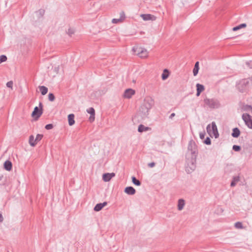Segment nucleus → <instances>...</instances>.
<instances>
[{
    "mask_svg": "<svg viewBox=\"0 0 252 252\" xmlns=\"http://www.w3.org/2000/svg\"><path fill=\"white\" fill-rule=\"evenodd\" d=\"M197 155V146L195 142L193 140H191L189 141L188 152L186 156V165L185 170L187 173H191L195 169Z\"/></svg>",
    "mask_w": 252,
    "mask_h": 252,
    "instance_id": "obj_1",
    "label": "nucleus"
},
{
    "mask_svg": "<svg viewBox=\"0 0 252 252\" xmlns=\"http://www.w3.org/2000/svg\"><path fill=\"white\" fill-rule=\"evenodd\" d=\"M206 130L208 133L211 136H212V135H213L216 138L219 137V134L215 122H213L211 123V124H209L206 127Z\"/></svg>",
    "mask_w": 252,
    "mask_h": 252,
    "instance_id": "obj_2",
    "label": "nucleus"
},
{
    "mask_svg": "<svg viewBox=\"0 0 252 252\" xmlns=\"http://www.w3.org/2000/svg\"><path fill=\"white\" fill-rule=\"evenodd\" d=\"M133 53L141 58H145L148 56V52L145 49L138 46H134L132 49Z\"/></svg>",
    "mask_w": 252,
    "mask_h": 252,
    "instance_id": "obj_3",
    "label": "nucleus"
},
{
    "mask_svg": "<svg viewBox=\"0 0 252 252\" xmlns=\"http://www.w3.org/2000/svg\"><path fill=\"white\" fill-rule=\"evenodd\" d=\"M249 81L247 79L240 80L236 85L237 89L241 93L245 92L249 85Z\"/></svg>",
    "mask_w": 252,
    "mask_h": 252,
    "instance_id": "obj_4",
    "label": "nucleus"
},
{
    "mask_svg": "<svg viewBox=\"0 0 252 252\" xmlns=\"http://www.w3.org/2000/svg\"><path fill=\"white\" fill-rule=\"evenodd\" d=\"M150 110L144 107L142 105L139 108L137 115L139 116L142 119L148 117L149 114Z\"/></svg>",
    "mask_w": 252,
    "mask_h": 252,
    "instance_id": "obj_5",
    "label": "nucleus"
},
{
    "mask_svg": "<svg viewBox=\"0 0 252 252\" xmlns=\"http://www.w3.org/2000/svg\"><path fill=\"white\" fill-rule=\"evenodd\" d=\"M204 102L211 108H217L220 106L218 101L214 99L206 98L204 99Z\"/></svg>",
    "mask_w": 252,
    "mask_h": 252,
    "instance_id": "obj_6",
    "label": "nucleus"
},
{
    "mask_svg": "<svg viewBox=\"0 0 252 252\" xmlns=\"http://www.w3.org/2000/svg\"><path fill=\"white\" fill-rule=\"evenodd\" d=\"M154 105V100L151 97H147L145 98L142 105L150 110Z\"/></svg>",
    "mask_w": 252,
    "mask_h": 252,
    "instance_id": "obj_7",
    "label": "nucleus"
},
{
    "mask_svg": "<svg viewBox=\"0 0 252 252\" xmlns=\"http://www.w3.org/2000/svg\"><path fill=\"white\" fill-rule=\"evenodd\" d=\"M242 119L249 128L252 129V117L247 114H243Z\"/></svg>",
    "mask_w": 252,
    "mask_h": 252,
    "instance_id": "obj_8",
    "label": "nucleus"
},
{
    "mask_svg": "<svg viewBox=\"0 0 252 252\" xmlns=\"http://www.w3.org/2000/svg\"><path fill=\"white\" fill-rule=\"evenodd\" d=\"M39 107L40 109H39L38 107L36 106L34 107L33 112H32V116L36 117L37 118H38L42 114V104L41 102H40L39 104Z\"/></svg>",
    "mask_w": 252,
    "mask_h": 252,
    "instance_id": "obj_9",
    "label": "nucleus"
},
{
    "mask_svg": "<svg viewBox=\"0 0 252 252\" xmlns=\"http://www.w3.org/2000/svg\"><path fill=\"white\" fill-rule=\"evenodd\" d=\"M144 21H155L156 17L150 14H143L140 15Z\"/></svg>",
    "mask_w": 252,
    "mask_h": 252,
    "instance_id": "obj_10",
    "label": "nucleus"
},
{
    "mask_svg": "<svg viewBox=\"0 0 252 252\" xmlns=\"http://www.w3.org/2000/svg\"><path fill=\"white\" fill-rule=\"evenodd\" d=\"M135 94V91L131 89H126L123 94L125 98H130Z\"/></svg>",
    "mask_w": 252,
    "mask_h": 252,
    "instance_id": "obj_11",
    "label": "nucleus"
},
{
    "mask_svg": "<svg viewBox=\"0 0 252 252\" xmlns=\"http://www.w3.org/2000/svg\"><path fill=\"white\" fill-rule=\"evenodd\" d=\"M87 112L90 114V117H89V121L91 122L94 121L95 118V110L93 107H90L87 110Z\"/></svg>",
    "mask_w": 252,
    "mask_h": 252,
    "instance_id": "obj_12",
    "label": "nucleus"
},
{
    "mask_svg": "<svg viewBox=\"0 0 252 252\" xmlns=\"http://www.w3.org/2000/svg\"><path fill=\"white\" fill-rule=\"evenodd\" d=\"M115 176V174L114 173H104L103 175L102 179H103V180L105 182H109Z\"/></svg>",
    "mask_w": 252,
    "mask_h": 252,
    "instance_id": "obj_13",
    "label": "nucleus"
},
{
    "mask_svg": "<svg viewBox=\"0 0 252 252\" xmlns=\"http://www.w3.org/2000/svg\"><path fill=\"white\" fill-rule=\"evenodd\" d=\"M125 18V14L124 12H121L120 13V18L119 19H113L112 20V22L114 24H117L119 22H122Z\"/></svg>",
    "mask_w": 252,
    "mask_h": 252,
    "instance_id": "obj_14",
    "label": "nucleus"
},
{
    "mask_svg": "<svg viewBox=\"0 0 252 252\" xmlns=\"http://www.w3.org/2000/svg\"><path fill=\"white\" fill-rule=\"evenodd\" d=\"M125 192L128 195H133L135 193V189L132 187H127L125 189Z\"/></svg>",
    "mask_w": 252,
    "mask_h": 252,
    "instance_id": "obj_15",
    "label": "nucleus"
},
{
    "mask_svg": "<svg viewBox=\"0 0 252 252\" xmlns=\"http://www.w3.org/2000/svg\"><path fill=\"white\" fill-rule=\"evenodd\" d=\"M185 205V201L183 199H179L178 201V209L179 211H181L183 209Z\"/></svg>",
    "mask_w": 252,
    "mask_h": 252,
    "instance_id": "obj_16",
    "label": "nucleus"
},
{
    "mask_svg": "<svg viewBox=\"0 0 252 252\" xmlns=\"http://www.w3.org/2000/svg\"><path fill=\"white\" fill-rule=\"evenodd\" d=\"M196 96H198L200 95V93L204 90L205 88L204 86L203 85L200 84L199 83L196 84Z\"/></svg>",
    "mask_w": 252,
    "mask_h": 252,
    "instance_id": "obj_17",
    "label": "nucleus"
},
{
    "mask_svg": "<svg viewBox=\"0 0 252 252\" xmlns=\"http://www.w3.org/2000/svg\"><path fill=\"white\" fill-rule=\"evenodd\" d=\"M12 163L9 160H6L4 163V168L7 171H10L12 169Z\"/></svg>",
    "mask_w": 252,
    "mask_h": 252,
    "instance_id": "obj_18",
    "label": "nucleus"
},
{
    "mask_svg": "<svg viewBox=\"0 0 252 252\" xmlns=\"http://www.w3.org/2000/svg\"><path fill=\"white\" fill-rule=\"evenodd\" d=\"M240 134V130L238 128L235 127L233 129V132L231 133V135L232 137L234 138H237L239 136Z\"/></svg>",
    "mask_w": 252,
    "mask_h": 252,
    "instance_id": "obj_19",
    "label": "nucleus"
},
{
    "mask_svg": "<svg viewBox=\"0 0 252 252\" xmlns=\"http://www.w3.org/2000/svg\"><path fill=\"white\" fill-rule=\"evenodd\" d=\"M74 115L73 114H70L68 115V124L69 126H72L75 123Z\"/></svg>",
    "mask_w": 252,
    "mask_h": 252,
    "instance_id": "obj_20",
    "label": "nucleus"
},
{
    "mask_svg": "<svg viewBox=\"0 0 252 252\" xmlns=\"http://www.w3.org/2000/svg\"><path fill=\"white\" fill-rule=\"evenodd\" d=\"M240 177L238 176H234L232 178V181L231 182L230 186L233 187L236 186V183L239 181Z\"/></svg>",
    "mask_w": 252,
    "mask_h": 252,
    "instance_id": "obj_21",
    "label": "nucleus"
},
{
    "mask_svg": "<svg viewBox=\"0 0 252 252\" xmlns=\"http://www.w3.org/2000/svg\"><path fill=\"white\" fill-rule=\"evenodd\" d=\"M38 88L42 95H44L47 93L48 90L46 87L44 86H39Z\"/></svg>",
    "mask_w": 252,
    "mask_h": 252,
    "instance_id": "obj_22",
    "label": "nucleus"
},
{
    "mask_svg": "<svg viewBox=\"0 0 252 252\" xmlns=\"http://www.w3.org/2000/svg\"><path fill=\"white\" fill-rule=\"evenodd\" d=\"M29 144L32 147H34L37 144L32 135H31L29 137Z\"/></svg>",
    "mask_w": 252,
    "mask_h": 252,
    "instance_id": "obj_23",
    "label": "nucleus"
},
{
    "mask_svg": "<svg viewBox=\"0 0 252 252\" xmlns=\"http://www.w3.org/2000/svg\"><path fill=\"white\" fill-rule=\"evenodd\" d=\"M199 68V62H197L195 63L194 68L193 69V73L194 76H196L197 74Z\"/></svg>",
    "mask_w": 252,
    "mask_h": 252,
    "instance_id": "obj_24",
    "label": "nucleus"
},
{
    "mask_svg": "<svg viewBox=\"0 0 252 252\" xmlns=\"http://www.w3.org/2000/svg\"><path fill=\"white\" fill-rule=\"evenodd\" d=\"M169 73L167 69H165L161 75V78L163 80L166 79L169 76Z\"/></svg>",
    "mask_w": 252,
    "mask_h": 252,
    "instance_id": "obj_25",
    "label": "nucleus"
},
{
    "mask_svg": "<svg viewBox=\"0 0 252 252\" xmlns=\"http://www.w3.org/2000/svg\"><path fill=\"white\" fill-rule=\"evenodd\" d=\"M148 129L149 128L148 127H146L143 125H140L138 126V131L139 132H142L143 131H146L148 130Z\"/></svg>",
    "mask_w": 252,
    "mask_h": 252,
    "instance_id": "obj_26",
    "label": "nucleus"
},
{
    "mask_svg": "<svg viewBox=\"0 0 252 252\" xmlns=\"http://www.w3.org/2000/svg\"><path fill=\"white\" fill-rule=\"evenodd\" d=\"M246 26H247L246 24L243 23V24H241L237 26H236V27L233 28L232 30L233 31H236L240 30L241 28H245V27H246Z\"/></svg>",
    "mask_w": 252,
    "mask_h": 252,
    "instance_id": "obj_27",
    "label": "nucleus"
},
{
    "mask_svg": "<svg viewBox=\"0 0 252 252\" xmlns=\"http://www.w3.org/2000/svg\"><path fill=\"white\" fill-rule=\"evenodd\" d=\"M132 182L135 185L139 186L141 185V182L134 176L132 177Z\"/></svg>",
    "mask_w": 252,
    "mask_h": 252,
    "instance_id": "obj_28",
    "label": "nucleus"
},
{
    "mask_svg": "<svg viewBox=\"0 0 252 252\" xmlns=\"http://www.w3.org/2000/svg\"><path fill=\"white\" fill-rule=\"evenodd\" d=\"M102 209V207L101 203H98L95 206L94 209L95 211L98 212L101 210Z\"/></svg>",
    "mask_w": 252,
    "mask_h": 252,
    "instance_id": "obj_29",
    "label": "nucleus"
},
{
    "mask_svg": "<svg viewBox=\"0 0 252 252\" xmlns=\"http://www.w3.org/2000/svg\"><path fill=\"white\" fill-rule=\"evenodd\" d=\"M234 226L236 228H237V229H242L243 228V224H242V222H239V221L236 222V223H235Z\"/></svg>",
    "mask_w": 252,
    "mask_h": 252,
    "instance_id": "obj_30",
    "label": "nucleus"
},
{
    "mask_svg": "<svg viewBox=\"0 0 252 252\" xmlns=\"http://www.w3.org/2000/svg\"><path fill=\"white\" fill-rule=\"evenodd\" d=\"M42 137H43L42 134H37L36 135V138L35 139V141H36V144L38 142H39V141H40L42 139Z\"/></svg>",
    "mask_w": 252,
    "mask_h": 252,
    "instance_id": "obj_31",
    "label": "nucleus"
},
{
    "mask_svg": "<svg viewBox=\"0 0 252 252\" xmlns=\"http://www.w3.org/2000/svg\"><path fill=\"white\" fill-rule=\"evenodd\" d=\"M7 60V57L5 55H1L0 56V63L5 62Z\"/></svg>",
    "mask_w": 252,
    "mask_h": 252,
    "instance_id": "obj_32",
    "label": "nucleus"
},
{
    "mask_svg": "<svg viewBox=\"0 0 252 252\" xmlns=\"http://www.w3.org/2000/svg\"><path fill=\"white\" fill-rule=\"evenodd\" d=\"M48 99L50 101H53L55 100L54 94L52 93H49L48 94Z\"/></svg>",
    "mask_w": 252,
    "mask_h": 252,
    "instance_id": "obj_33",
    "label": "nucleus"
},
{
    "mask_svg": "<svg viewBox=\"0 0 252 252\" xmlns=\"http://www.w3.org/2000/svg\"><path fill=\"white\" fill-rule=\"evenodd\" d=\"M232 149L235 151H239L241 150V147L238 145H234L233 146Z\"/></svg>",
    "mask_w": 252,
    "mask_h": 252,
    "instance_id": "obj_34",
    "label": "nucleus"
},
{
    "mask_svg": "<svg viewBox=\"0 0 252 252\" xmlns=\"http://www.w3.org/2000/svg\"><path fill=\"white\" fill-rule=\"evenodd\" d=\"M204 143L206 145H210L211 144V141L210 138L207 137L204 140Z\"/></svg>",
    "mask_w": 252,
    "mask_h": 252,
    "instance_id": "obj_35",
    "label": "nucleus"
},
{
    "mask_svg": "<svg viewBox=\"0 0 252 252\" xmlns=\"http://www.w3.org/2000/svg\"><path fill=\"white\" fill-rule=\"evenodd\" d=\"M44 10L40 9L37 12V13L40 15V17H42L44 15Z\"/></svg>",
    "mask_w": 252,
    "mask_h": 252,
    "instance_id": "obj_36",
    "label": "nucleus"
},
{
    "mask_svg": "<svg viewBox=\"0 0 252 252\" xmlns=\"http://www.w3.org/2000/svg\"><path fill=\"white\" fill-rule=\"evenodd\" d=\"M53 127L52 124H47L45 126V128L47 130L51 129Z\"/></svg>",
    "mask_w": 252,
    "mask_h": 252,
    "instance_id": "obj_37",
    "label": "nucleus"
},
{
    "mask_svg": "<svg viewBox=\"0 0 252 252\" xmlns=\"http://www.w3.org/2000/svg\"><path fill=\"white\" fill-rule=\"evenodd\" d=\"M6 86L8 88H12L13 86V82L9 81L6 83Z\"/></svg>",
    "mask_w": 252,
    "mask_h": 252,
    "instance_id": "obj_38",
    "label": "nucleus"
},
{
    "mask_svg": "<svg viewBox=\"0 0 252 252\" xmlns=\"http://www.w3.org/2000/svg\"><path fill=\"white\" fill-rule=\"evenodd\" d=\"M205 135V132L204 131L203 132H200L199 134V137L200 139H203L204 138Z\"/></svg>",
    "mask_w": 252,
    "mask_h": 252,
    "instance_id": "obj_39",
    "label": "nucleus"
},
{
    "mask_svg": "<svg viewBox=\"0 0 252 252\" xmlns=\"http://www.w3.org/2000/svg\"><path fill=\"white\" fill-rule=\"evenodd\" d=\"M67 33L71 36L74 33V31L72 29H69L67 31Z\"/></svg>",
    "mask_w": 252,
    "mask_h": 252,
    "instance_id": "obj_40",
    "label": "nucleus"
},
{
    "mask_svg": "<svg viewBox=\"0 0 252 252\" xmlns=\"http://www.w3.org/2000/svg\"><path fill=\"white\" fill-rule=\"evenodd\" d=\"M155 166V163L154 162L149 163L148 164V166L150 167H151V168L154 167Z\"/></svg>",
    "mask_w": 252,
    "mask_h": 252,
    "instance_id": "obj_41",
    "label": "nucleus"
},
{
    "mask_svg": "<svg viewBox=\"0 0 252 252\" xmlns=\"http://www.w3.org/2000/svg\"><path fill=\"white\" fill-rule=\"evenodd\" d=\"M175 116V114L174 113H172L169 117L170 119H172Z\"/></svg>",
    "mask_w": 252,
    "mask_h": 252,
    "instance_id": "obj_42",
    "label": "nucleus"
},
{
    "mask_svg": "<svg viewBox=\"0 0 252 252\" xmlns=\"http://www.w3.org/2000/svg\"><path fill=\"white\" fill-rule=\"evenodd\" d=\"M101 204L102 207L103 208V207H104L105 205H106V204H107V202H104L103 203H101Z\"/></svg>",
    "mask_w": 252,
    "mask_h": 252,
    "instance_id": "obj_43",
    "label": "nucleus"
},
{
    "mask_svg": "<svg viewBox=\"0 0 252 252\" xmlns=\"http://www.w3.org/2000/svg\"><path fill=\"white\" fill-rule=\"evenodd\" d=\"M3 220V217L2 216V215L0 214V222L2 221Z\"/></svg>",
    "mask_w": 252,
    "mask_h": 252,
    "instance_id": "obj_44",
    "label": "nucleus"
}]
</instances>
